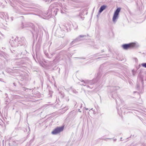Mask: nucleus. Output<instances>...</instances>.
<instances>
[{"label":"nucleus","mask_w":146,"mask_h":146,"mask_svg":"<svg viewBox=\"0 0 146 146\" xmlns=\"http://www.w3.org/2000/svg\"><path fill=\"white\" fill-rule=\"evenodd\" d=\"M141 66L143 67L146 68V63H144L141 64Z\"/></svg>","instance_id":"5"},{"label":"nucleus","mask_w":146,"mask_h":146,"mask_svg":"<svg viewBox=\"0 0 146 146\" xmlns=\"http://www.w3.org/2000/svg\"><path fill=\"white\" fill-rule=\"evenodd\" d=\"M64 127H57L52 132V133L53 134H56L62 131Z\"/></svg>","instance_id":"3"},{"label":"nucleus","mask_w":146,"mask_h":146,"mask_svg":"<svg viewBox=\"0 0 146 146\" xmlns=\"http://www.w3.org/2000/svg\"><path fill=\"white\" fill-rule=\"evenodd\" d=\"M136 44L135 43H132L128 44H125L122 46L123 48L125 49H127L129 48L135 47Z\"/></svg>","instance_id":"2"},{"label":"nucleus","mask_w":146,"mask_h":146,"mask_svg":"<svg viewBox=\"0 0 146 146\" xmlns=\"http://www.w3.org/2000/svg\"><path fill=\"white\" fill-rule=\"evenodd\" d=\"M121 9L119 8H118L114 12L112 18L113 22L115 23L117 21V20L119 17V13Z\"/></svg>","instance_id":"1"},{"label":"nucleus","mask_w":146,"mask_h":146,"mask_svg":"<svg viewBox=\"0 0 146 146\" xmlns=\"http://www.w3.org/2000/svg\"><path fill=\"white\" fill-rule=\"evenodd\" d=\"M106 7L107 6L106 5H103L102 6L100 9L99 12L100 13H101L105 9Z\"/></svg>","instance_id":"4"}]
</instances>
